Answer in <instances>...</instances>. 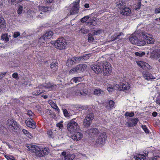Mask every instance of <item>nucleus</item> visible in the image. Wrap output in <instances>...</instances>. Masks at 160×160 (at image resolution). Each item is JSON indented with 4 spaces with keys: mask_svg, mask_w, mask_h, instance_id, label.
Wrapping results in <instances>:
<instances>
[{
    "mask_svg": "<svg viewBox=\"0 0 160 160\" xmlns=\"http://www.w3.org/2000/svg\"><path fill=\"white\" fill-rule=\"evenodd\" d=\"M129 40L133 44L138 46L144 45L146 43L152 44L154 42V39L152 35L147 33L142 32L140 34H136L135 32L129 38Z\"/></svg>",
    "mask_w": 160,
    "mask_h": 160,
    "instance_id": "1",
    "label": "nucleus"
},
{
    "mask_svg": "<svg viewBox=\"0 0 160 160\" xmlns=\"http://www.w3.org/2000/svg\"><path fill=\"white\" fill-rule=\"evenodd\" d=\"M93 70L97 74H99L103 70L104 76H108L111 71V65L107 62H104L100 63H95L91 66Z\"/></svg>",
    "mask_w": 160,
    "mask_h": 160,
    "instance_id": "2",
    "label": "nucleus"
},
{
    "mask_svg": "<svg viewBox=\"0 0 160 160\" xmlns=\"http://www.w3.org/2000/svg\"><path fill=\"white\" fill-rule=\"evenodd\" d=\"M87 85L82 83L78 84L75 87H72L70 88V95L74 96L82 95L85 96L88 93L87 89Z\"/></svg>",
    "mask_w": 160,
    "mask_h": 160,
    "instance_id": "3",
    "label": "nucleus"
},
{
    "mask_svg": "<svg viewBox=\"0 0 160 160\" xmlns=\"http://www.w3.org/2000/svg\"><path fill=\"white\" fill-rule=\"evenodd\" d=\"M56 48L60 50L65 49L67 46L66 40L63 38H58L53 44Z\"/></svg>",
    "mask_w": 160,
    "mask_h": 160,
    "instance_id": "4",
    "label": "nucleus"
},
{
    "mask_svg": "<svg viewBox=\"0 0 160 160\" xmlns=\"http://www.w3.org/2000/svg\"><path fill=\"white\" fill-rule=\"evenodd\" d=\"M80 0H76L72 3L70 4L69 7L70 13H68V16L71 15L76 14L78 13L79 8V3Z\"/></svg>",
    "mask_w": 160,
    "mask_h": 160,
    "instance_id": "5",
    "label": "nucleus"
},
{
    "mask_svg": "<svg viewBox=\"0 0 160 160\" xmlns=\"http://www.w3.org/2000/svg\"><path fill=\"white\" fill-rule=\"evenodd\" d=\"M68 130L71 133H73L79 129V126L73 119L71 120L67 125Z\"/></svg>",
    "mask_w": 160,
    "mask_h": 160,
    "instance_id": "6",
    "label": "nucleus"
},
{
    "mask_svg": "<svg viewBox=\"0 0 160 160\" xmlns=\"http://www.w3.org/2000/svg\"><path fill=\"white\" fill-rule=\"evenodd\" d=\"M53 34V33L52 31H47L43 36L39 38L38 40V42L36 44V46H40L41 45L42 43L45 42L46 38L49 39L52 37Z\"/></svg>",
    "mask_w": 160,
    "mask_h": 160,
    "instance_id": "7",
    "label": "nucleus"
},
{
    "mask_svg": "<svg viewBox=\"0 0 160 160\" xmlns=\"http://www.w3.org/2000/svg\"><path fill=\"white\" fill-rule=\"evenodd\" d=\"M8 128L11 130H17L19 128L20 125L17 122L13 119H8L7 122Z\"/></svg>",
    "mask_w": 160,
    "mask_h": 160,
    "instance_id": "8",
    "label": "nucleus"
},
{
    "mask_svg": "<svg viewBox=\"0 0 160 160\" xmlns=\"http://www.w3.org/2000/svg\"><path fill=\"white\" fill-rule=\"evenodd\" d=\"M88 57V55H86L85 56H83V57H74L72 59H68L67 62V66H69L72 65L75 62V61L76 62H79L83 59H85L86 58Z\"/></svg>",
    "mask_w": 160,
    "mask_h": 160,
    "instance_id": "9",
    "label": "nucleus"
},
{
    "mask_svg": "<svg viewBox=\"0 0 160 160\" xmlns=\"http://www.w3.org/2000/svg\"><path fill=\"white\" fill-rule=\"evenodd\" d=\"M94 116L93 113H91L88 114L84 120L83 124L86 127H88L91 125L92 120L94 118Z\"/></svg>",
    "mask_w": 160,
    "mask_h": 160,
    "instance_id": "10",
    "label": "nucleus"
},
{
    "mask_svg": "<svg viewBox=\"0 0 160 160\" xmlns=\"http://www.w3.org/2000/svg\"><path fill=\"white\" fill-rule=\"evenodd\" d=\"M27 147L31 152L35 153L36 155L38 156L39 151L40 150V148L37 146L33 144H27Z\"/></svg>",
    "mask_w": 160,
    "mask_h": 160,
    "instance_id": "11",
    "label": "nucleus"
},
{
    "mask_svg": "<svg viewBox=\"0 0 160 160\" xmlns=\"http://www.w3.org/2000/svg\"><path fill=\"white\" fill-rule=\"evenodd\" d=\"M62 160H72L75 157V156L73 154H71L70 153H67L66 152L63 151L62 153Z\"/></svg>",
    "mask_w": 160,
    "mask_h": 160,
    "instance_id": "12",
    "label": "nucleus"
},
{
    "mask_svg": "<svg viewBox=\"0 0 160 160\" xmlns=\"http://www.w3.org/2000/svg\"><path fill=\"white\" fill-rule=\"evenodd\" d=\"M55 86V85H54L53 84L49 82L43 85H40L39 87L42 88L43 90H44L45 92V90L48 91L53 89Z\"/></svg>",
    "mask_w": 160,
    "mask_h": 160,
    "instance_id": "13",
    "label": "nucleus"
},
{
    "mask_svg": "<svg viewBox=\"0 0 160 160\" xmlns=\"http://www.w3.org/2000/svg\"><path fill=\"white\" fill-rule=\"evenodd\" d=\"M150 58L156 60L160 58V49H156L153 51L151 53Z\"/></svg>",
    "mask_w": 160,
    "mask_h": 160,
    "instance_id": "14",
    "label": "nucleus"
},
{
    "mask_svg": "<svg viewBox=\"0 0 160 160\" xmlns=\"http://www.w3.org/2000/svg\"><path fill=\"white\" fill-rule=\"evenodd\" d=\"M49 152V149L48 148H40V150L39 151L38 154V156L42 157L45 155H48Z\"/></svg>",
    "mask_w": 160,
    "mask_h": 160,
    "instance_id": "15",
    "label": "nucleus"
},
{
    "mask_svg": "<svg viewBox=\"0 0 160 160\" xmlns=\"http://www.w3.org/2000/svg\"><path fill=\"white\" fill-rule=\"evenodd\" d=\"M25 123L27 126L28 127L33 129L36 128L35 123L32 118L26 120Z\"/></svg>",
    "mask_w": 160,
    "mask_h": 160,
    "instance_id": "16",
    "label": "nucleus"
},
{
    "mask_svg": "<svg viewBox=\"0 0 160 160\" xmlns=\"http://www.w3.org/2000/svg\"><path fill=\"white\" fill-rule=\"evenodd\" d=\"M142 74L144 78L147 80H149L151 79H154L156 78L151 73L148 72H143L142 73Z\"/></svg>",
    "mask_w": 160,
    "mask_h": 160,
    "instance_id": "17",
    "label": "nucleus"
},
{
    "mask_svg": "<svg viewBox=\"0 0 160 160\" xmlns=\"http://www.w3.org/2000/svg\"><path fill=\"white\" fill-rule=\"evenodd\" d=\"M120 12L122 14L126 16L130 15L131 13L130 9L125 7L120 10Z\"/></svg>",
    "mask_w": 160,
    "mask_h": 160,
    "instance_id": "18",
    "label": "nucleus"
},
{
    "mask_svg": "<svg viewBox=\"0 0 160 160\" xmlns=\"http://www.w3.org/2000/svg\"><path fill=\"white\" fill-rule=\"evenodd\" d=\"M87 66L86 65L79 64L75 67L77 72H80L85 70L86 69Z\"/></svg>",
    "mask_w": 160,
    "mask_h": 160,
    "instance_id": "19",
    "label": "nucleus"
},
{
    "mask_svg": "<svg viewBox=\"0 0 160 160\" xmlns=\"http://www.w3.org/2000/svg\"><path fill=\"white\" fill-rule=\"evenodd\" d=\"M82 137V134L80 132H77L71 136L73 140H80Z\"/></svg>",
    "mask_w": 160,
    "mask_h": 160,
    "instance_id": "20",
    "label": "nucleus"
},
{
    "mask_svg": "<svg viewBox=\"0 0 160 160\" xmlns=\"http://www.w3.org/2000/svg\"><path fill=\"white\" fill-rule=\"evenodd\" d=\"M137 62V64L143 69H146L149 66L148 63L142 61H138Z\"/></svg>",
    "mask_w": 160,
    "mask_h": 160,
    "instance_id": "21",
    "label": "nucleus"
},
{
    "mask_svg": "<svg viewBox=\"0 0 160 160\" xmlns=\"http://www.w3.org/2000/svg\"><path fill=\"white\" fill-rule=\"evenodd\" d=\"M106 103V107L108 109H111L114 107V102L112 100H108Z\"/></svg>",
    "mask_w": 160,
    "mask_h": 160,
    "instance_id": "22",
    "label": "nucleus"
},
{
    "mask_svg": "<svg viewBox=\"0 0 160 160\" xmlns=\"http://www.w3.org/2000/svg\"><path fill=\"white\" fill-rule=\"evenodd\" d=\"M39 86L37 88L36 90L33 92V94L35 95H38L43 92H44V90H43L42 88H41L39 87Z\"/></svg>",
    "mask_w": 160,
    "mask_h": 160,
    "instance_id": "23",
    "label": "nucleus"
},
{
    "mask_svg": "<svg viewBox=\"0 0 160 160\" xmlns=\"http://www.w3.org/2000/svg\"><path fill=\"white\" fill-rule=\"evenodd\" d=\"M122 91L128 90L130 88V85L128 82H124L122 83Z\"/></svg>",
    "mask_w": 160,
    "mask_h": 160,
    "instance_id": "24",
    "label": "nucleus"
},
{
    "mask_svg": "<svg viewBox=\"0 0 160 160\" xmlns=\"http://www.w3.org/2000/svg\"><path fill=\"white\" fill-rule=\"evenodd\" d=\"M39 11L43 12L48 11H50L51 10V8L50 7H45L43 6H39L37 8Z\"/></svg>",
    "mask_w": 160,
    "mask_h": 160,
    "instance_id": "25",
    "label": "nucleus"
},
{
    "mask_svg": "<svg viewBox=\"0 0 160 160\" xmlns=\"http://www.w3.org/2000/svg\"><path fill=\"white\" fill-rule=\"evenodd\" d=\"M122 33H115L111 37V39L112 41H113L115 40L119 39L120 38V37L122 34Z\"/></svg>",
    "mask_w": 160,
    "mask_h": 160,
    "instance_id": "26",
    "label": "nucleus"
},
{
    "mask_svg": "<svg viewBox=\"0 0 160 160\" xmlns=\"http://www.w3.org/2000/svg\"><path fill=\"white\" fill-rule=\"evenodd\" d=\"M104 91L98 88H96L94 91V94L98 96L104 94Z\"/></svg>",
    "mask_w": 160,
    "mask_h": 160,
    "instance_id": "27",
    "label": "nucleus"
},
{
    "mask_svg": "<svg viewBox=\"0 0 160 160\" xmlns=\"http://www.w3.org/2000/svg\"><path fill=\"white\" fill-rule=\"evenodd\" d=\"M145 155L139 154L138 156L134 157L136 160H144V158H145L147 156V153L146 152Z\"/></svg>",
    "mask_w": 160,
    "mask_h": 160,
    "instance_id": "28",
    "label": "nucleus"
},
{
    "mask_svg": "<svg viewBox=\"0 0 160 160\" xmlns=\"http://www.w3.org/2000/svg\"><path fill=\"white\" fill-rule=\"evenodd\" d=\"M124 4V3L122 1H119L118 2L116 3V6L121 10L125 7Z\"/></svg>",
    "mask_w": 160,
    "mask_h": 160,
    "instance_id": "29",
    "label": "nucleus"
},
{
    "mask_svg": "<svg viewBox=\"0 0 160 160\" xmlns=\"http://www.w3.org/2000/svg\"><path fill=\"white\" fill-rule=\"evenodd\" d=\"M49 103L52 108L54 109L56 111L58 112L59 111V109L57 105L52 101H50Z\"/></svg>",
    "mask_w": 160,
    "mask_h": 160,
    "instance_id": "30",
    "label": "nucleus"
},
{
    "mask_svg": "<svg viewBox=\"0 0 160 160\" xmlns=\"http://www.w3.org/2000/svg\"><path fill=\"white\" fill-rule=\"evenodd\" d=\"M107 136L106 133L104 132L101 134L98 137V140H106Z\"/></svg>",
    "mask_w": 160,
    "mask_h": 160,
    "instance_id": "31",
    "label": "nucleus"
},
{
    "mask_svg": "<svg viewBox=\"0 0 160 160\" xmlns=\"http://www.w3.org/2000/svg\"><path fill=\"white\" fill-rule=\"evenodd\" d=\"M22 132L23 134L27 136V137H28V138L30 139H32V136L31 135L30 133H29V132L27 130L25 129H23L22 130Z\"/></svg>",
    "mask_w": 160,
    "mask_h": 160,
    "instance_id": "32",
    "label": "nucleus"
},
{
    "mask_svg": "<svg viewBox=\"0 0 160 160\" xmlns=\"http://www.w3.org/2000/svg\"><path fill=\"white\" fill-rule=\"evenodd\" d=\"M58 63L57 62H53L51 64L50 67L51 68H53L54 70H56L58 69Z\"/></svg>",
    "mask_w": 160,
    "mask_h": 160,
    "instance_id": "33",
    "label": "nucleus"
},
{
    "mask_svg": "<svg viewBox=\"0 0 160 160\" xmlns=\"http://www.w3.org/2000/svg\"><path fill=\"white\" fill-rule=\"evenodd\" d=\"M88 132L90 134L92 135V134L94 135L97 134L98 133V131L97 128H92L90 129L89 130Z\"/></svg>",
    "mask_w": 160,
    "mask_h": 160,
    "instance_id": "34",
    "label": "nucleus"
},
{
    "mask_svg": "<svg viewBox=\"0 0 160 160\" xmlns=\"http://www.w3.org/2000/svg\"><path fill=\"white\" fill-rule=\"evenodd\" d=\"M5 26V21L2 17H0V28H3Z\"/></svg>",
    "mask_w": 160,
    "mask_h": 160,
    "instance_id": "35",
    "label": "nucleus"
},
{
    "mask_svg": "<svg viewBox=\"0 0 160 160\" xmlns=\"http://www.w3.org/2000/svg\"><path fill=\"white\" fill-rule=\"evenodd\" d=\"M82 81V78L80 77H75L72 78L71 81L75 83H77L78 82H80Z\"/></svg>",
    "mask_w": 160,
    "mask_h": 160,
    "instance_id": "36",
    "label": "nucleus"
},
{
    "mask_svg": "<svg viewBox=\"0 0 160 160\" xmlns=\"http://www.w3.org/2000/svg\"><path fill=\"white\" fill-rule=\"evenodd\" d=\"M113 87L115 90L120 91L122 90V84L120 85L116 84Z\"/></svg>",
    "mask_w": 160,
    "mask_h": 160,
    "instance_id": "37",
    "label": "nucleus"
},
{
    "mask_svg": "<svg viewBox=\"0 0 160 160\" xmlns=\"http://www.w3.org/2000/svg\"><path fill=\"white\" fill-rule=\"evenodd\" d=\"M2 39L4 40L6 42H8L9 41V38L8 37V35L5 34L2 35L1 36Z\"/></svg>",
    "mask_w": 160,
    "mask_h": 160,
    "instance_id": "38",
    "label": "nucleus"
},
{
    "mask_svg": "<svg viewBox=\"0 0 160 160\" xmlns=\"http://www.w3.org/2000/svg\"><path fill=\"white\" fill-rule=\"evenodd\" d=\"M80 31L82 34H86L89 32V30L85 27H82L80 30Z\"/></svg>",
    "mask_w": 160,
    "mask_h": 160,
    "instance_id": "39",
    "label": "nucleus"
},
{
    "mask_svg": "<svg viewBox=\"0 0 160 160\" xmlns=\"http://www.w3.org/2000/svg\"><path fill=\"white\" fill-rule=\"evenodd\" d=\"M27 113L30 118H32L34 116V114L31 110H28L27 112Z\"/></svg>",
    "mask_w": 160,
    "mask_h": 160,
    "instance_id": "40",
    "label": "nucleus"
},
{
    "mask_svg": "<svg viewBox=\"0 0 160 160\" xmlns=\"http://www.w3.org/2000/svg\"><path fill=\"white\" fill-rule=\"evenodd\" d=\"M88 39L89 42H93L94 40L93 35L90 33L88 34Z\"/></svg>",
    "mask_w": 160,
    "mask_h": 160,
    "instance_id": "41",
    "label": "nucleus"
},
{
    "mask_svg": "<svg viewBox=\"0 0 160 160\" xmlns=\"http://www.w3.org/2000/svg\"><path fill=\"white\" fill-rule=\"evenodd\" d=\"M5 157L8 160H16L15 158L11 155H5Z\"/></svg>",
    "mask_w": 160,
    "mask_h": 160,
    "instance_id": "42",
    "label": "nucleus"
},
{
    "mask_svg": "<svg viewBox=\"0 0 160 160\" xmlns=\"http://www.w3.org/2000/svg\"><path fill=\"white\" fill-rule=\"evenodd\" d=\"M131 121L134 126H135L138 121V119L137 118H132L131 119Z\"/></svg>",
    "mask_w": 160,
    "mask_h": 160,
    "instance_id": "43",
    "label": "nucleus"
},
{
    "mask_svg": "<svg viewBox=\"0 0 160 160\" xmlns=\"http://www.w3.org/2000/svg\"><path fill=\"white\" fill-rule=\"evenodd\" d=\"M90 18L89 16H86L82 18L80 20L82 22H85Z\"/></svg>",
    "mask_w": 160,
    "mask_h": 160,
    "instance_id": "44",
    "label": "nucleus"
},
{
    "mask_svg": "<svg viewBox=\"0 0 160 160\" xmlns=\"http://www.w3.org/2000/svg\"><path fill=\"white\" fill-rule=\"evenodd\" d=\"M145 53L144 52H137L135 53V55L136 56H138L140 57H142L144 55Z\"/></svg>",
    "mask_w": 160,
    "mask_h": 160,
    "instance_id": "45",
    "label": "nucleus"
},
{
    "mask_svg": "<svg viewBox=\"0 0 160 160\" xmlns=\"http://www.w3.org/2000/svg\"><path fill=\"white\" fill-rule=\"evenodd\" d=\"M125 115L126 117H132L134 115V113L133 112H127L125 113Z\"/></svg>",
    "mask_w": 160,
    "mask_h": 160,
    "instance_id": "46",
    "label": "nucleus"
},
{
    "mask_svg": "<svg viewBox=\"0 0 160 160\" xmlns=\"http://www.w3.org/2000/svg\"><path fill=\"white\" fill-rule=\"evenodd\" d=\"M103 31L101 29H98L97 30H94L93 32V35H98L102 33Z\"/></svg>",
    "mask_w": 160,
    "mask_h": 160,
    "instance_id": "47",
    "label": "nucleus"
},
{
    "mask_svg": "<svg viewBox=\"0 0 160 160\" xmlns=\"http://www.w3.org/2000/svg\"><path fill=\"white\" fill-rule=\"evenodd\" d=\"M107 89L108 92L110 93H112L113 91L114 90H115L114 87H113L112 86H109L107 88Z\"/></svg>",
    "mask_w": 160,
    "mask_h": 160,
    "instance_id": "48",
    "label": "nucleus"
},
{
    "mask_svg": "<svg viewBox=\"0 0 160 160\" xmlns=\"http://www.w3.org/2000/svg\"><path fill=\"white\" fill-rule=\"evenodd\" d=\"M142 128L146 133H149V130L146 125H142Z\"/></svg>",
    "mask_w": 160,
    "mask_h": 160,
    "instance_id": "49",
    "label": "nucleus"
},
{
    "mask_svg": "<svg viewBox=\"0 0 160 160\" xmlns=\"http://www.w3.org/2000/svg\"><path fill=\"white\" fill-rule=\"evenodd\" d=\"M77 73V72L75 67L73 68L72 69H71L69 72V73L71 74H73Z\"/></svg>",
    "mask_w": 160,
    "mask_h": 160,
    "instance_id": "50",
    "label": "nucleus"
},
{
    "mask_svg": "<svg viewBox=\"0 0 160 160\" xmlns=\"http://www.w3.org/2000/svg\"><path fill=\"white\" fill-rule=\"evenodd\" d=\"M20 33L19 32H14L13 34V37L16 38L18 37V36H20Z\"/></svg>",
    "mask_w": 160,
    "mask_h": 160,
    "instance_id": "51",
    "label": "nucleus"
},
{
    "mask_svg": "<svg viewBox=\"0 0 160 160\" xmlns=\"http://www.w3.org/2000/svg\"><path fill=\"white\" fill-rule=\"evenodd\" d=\"M63 112L64 115L66 117H68L69 116V114L68 113L67 110L66 109H64L63 110Z\"/></svg>",
    "mask_w": 160,
    "mask_h": 160,
    "instance_id": "52",
    "label": "nucleus"
},
{
    "mask_svg": "<svg viewBox=\"0 0 160 160\" xmlns=\"http://www.w3.org/2000/svg\"><path fill=\"white\" fill-rule=\"evenodd\" d=\"M22 7L20 5L18 10V14H20L22 13Z\"/></svg>",
    "mask_w": 160,
    "mask_h": 160,
    "instance_id": "53",
    "label": "nucleus"
},
{
    "mask_svg": "<svg viewBox=\"0 0 160 160\" xmlns=\"http://www.w3.org/2000/svg\"><path fill=\"white\" fill-rule=\"evenodd\" d=\"M28 14H29L30 16H32L34 15L35 13V12L32 11V10H29L27 12Z\"/></svg>",
    "mask_w": 160,
    "mask_h": 160,
    "instance_id": "54",
    "label": "nucleus"
},
{
    "mask_svg": "<svg viewBox=\"0 0 160 160\" xmlns=\"http://www.w3.org/2000/svg\"><path fill=\"white\" fill-rule=\"evenodd\" d=\"M13 78H15L16 79H18L19 78L18 77V73L17 72L14 73L12 75Z\"/></svg>",
    "mask_w": 160,
    "mask_h": 160,
    "instance_id": "55",
    "label": "nucleus"
},
{
    "mask_svg": "<svg viewBox=\"0 0 160 160\" xmlns=\"http://www.w3.org/2000/svg\"><path fill=\"white\" fill-rule=\"evenodd\" d=\"M62 121L60 122L57 123V126L59 128H62L63 127V125L62 124Z\"/></svg>",
    "mask_w": 160,
    "mask_h": 160,
    "instance_id": "56",
    "label": "nucleus"
},
{
    "mask_svg": "<svg viewBox=\"0 0 160 160\" xmlns=\"http://www.w3.org/2000/svg\"><path fill=\"white\" fill-rule=\"evenodd\" d=\"M6 74V72L0 73V79L3 78Z\"/></svg>",
    "mask_w": 160,
    "mask_h": 160,
    "instance_id": "57",
    "label": "nucleus"
},
{
    "mask_svg": "<svg viewBox=\"0 0 160 160\" xmlns=\"http://www.w3.org/2000/svg\"><path fill=\"white\" fill-rule=\"evenodd\" d=\"M155 13L156 14L160 13V7L156 8L155 10Z\"/></svg>",
    "mask_w": 160,
    "mask_h": 160,
    "instance_id": "58",
    "label": "nucleus"
},
{
    "mask_svg": "<svg viewBox=\"0 0 160 160\" xmlns=\"http://www.w3.org/2000/svg\"><path fill=\"white\" fill-rule=\"evenodd\" d=\"M127 123L128 126L129 127H131L134 126V125H133V124L132 123V122H127Z\"/></svg>",
    "mask_w": 160,
    "mask_h": 160,
    "instance_id": "59",
    "label": "nucleus"
},
{
    "mask_svg": "<svg viewBox=\"0 0 160 160\" xmlns=\"http://www.w3.org/2000/svg\"><path fill=\"white\" fill-rule=\"evenodd\" d=\"M48 134L49 137H52V131L50 130H48Z\"/></svg>",
    "mask_w": 160,
    "mask_h": 160,
    "instance_id": "60",
    "label": "nucleus"
},
{
    "mask_svg": "<svg viewBox=\"0 0 160 160\" xmlns=\"http://www.w3.org/2000/svg\"><path fill=\"white\" fill-rule=\"evenodd\" d=\"M4 143H6V145L9 148H12V146L11 145V143H9V142H4Z\"/></svg>",
    "mask_w": 160,
    "mask_h": 160,
    "instance_id": "61",
    "label": "nucleus"
},
{
    "mask_svg": "<svg viewBox=\"0 0 160 160\" xmlns=\"http://www.w3.org/2000/svg\"><path fill=\"white\" fill-rule=\"evenodd\" d=\"M152 115L153 117H155L157 115V113L156 112H153L152 113Z\"/></svg>",
    "mask_w": 160,
    "mask_h": 160,
    "instance_id": "62",
    "label": "nucleus"
},
{
    "mask_svg": "<svg viewBox=\"0 0 160 160\" xmlns=\"http://www.w3.org/2000/svg\"><path fill=\"white\" fill-rule=\"evenodd\" d=\"M54 0H45V1L47 2H52Z\"/></svg>",
    "mask_w": 160,
    "mask_h": 160,
    "instance_id": "63",
    "label": "nucleus"
},
{
    "mask_svg": "<svg viewBox=\"0 0 160 160\" xmlns=\"http://www.w3.org/2000/svg\"><path fill=\"white\" fill-rule=\"evenodd\" d=\"M156 102L157 104H158L160 105V100H156Z\"/></svg>",
    "mask_w": 160,
    "mask_h": 160,
    "instance_id": "64",
    "label": "nucleus"
}]
</instances>
